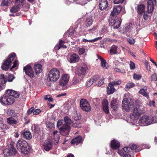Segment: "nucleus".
Instances as JSON below:
<instances>
[{
  "label": "nucleus",
  "instance_id": "f257e3e1",
  "mask_svg": "<svg viewBox=\"0 0 157 157\" xmlns=\"http://www.w3.org/2000/svg\"><path fill=\"white\" fill-rule=\"evenodd\" d=\"M122 106L123 109L126 111H129L131 109L134 108L133 113L130 115L129 122L135 121L143 113V110L141 109L140 104L137 103L136 101L134 103L132 100L130 98L123 99Z\"/></svg>",
  "mask_w": 157,
  "mask_h": 157
},
{
  "label": "nucleus",
  "instance_id": "f03ea898",
  "mask_svg": "<svg viewBox=\"0 0 157 157\" xmlns=\"http://www.w3.org/2000/svg\"><path fill=\"white\" fill-rule=\"evenodd\" d=\"M66 123L63 124L62 127L59 128L61 133L63 135H67L71 130L70 125L72 123V121L71 119L67 116H65L64 118Z\"/></svg>",
  "mask_w": 157,
  "mask_h": 157
},
{
  "label": "nucleus",
  "instance_id": "7ed1b4c3",
  "mask_svg": "<svg viewBox=\"0 0 157 157\" xmlns=\"http://www.w3.org/2000/svg\"><path fill=\"white\" fill-rule=\"evenodd\" d=\"M16 145L17 148L21 152L25 154L29 153L30 151L29 146L25 140L22 139L19 140Z\"/></svg>",
  "mask_w": 157,
  "mask_h": 157
},
{
  "label": "nucleus",
  "instance_id": "20e7f679",
  "mask_svg": "<svg viewBox=\"0 0 157 157\" xmlns=\"http://www.w3.org/2000/svg\"><path fill=\"white\" fill-rule=\"evenodd\" d=\"M154 117L144 115L140 117L138 121V124L141 126H146L152 123H157Z\"/></svg>",
  "mask_w": 157,
  "mask_h": 157
},
{
  "label": "nucleus",
  "instance_id": "39448f33",
  "mask_svg": "<svg viewBox=\"0 0 157 157\" xmlns=\"http://www.w3.org/2000/svg\"><path fill=\"white\" fill-rule=\"evenodd\" d=\"M60 72L57 68L52 69L49 72L48 80L51 82H54L57 81L59 78Z\"/></svg>",
  "mask_w": 157,
  "mask_h": 157
},
{
  "label": "nucleus",
  "instance_id": "423d86ee",
  "mask_svg": "<svg viewBox=\"0 0 157 157\" xmlns=\"http://www.w3.org/2000/svg\"><path fill=\"white\" fill-rule=\"evenodd\" d=\"M16 54L14 53L11 54L4 62L2 66V69L5 71L7 70L11 65L12 61L14 58Z\"/></svg>",
  "mask_w": 157,
  "mask_h": 157
},
{
  "label": "nucleus",
  "instance_id": "0eeeda50",
  "mask_svg": "<svg viewBox=\"0 0 157 157\" xmlns=\"http://www.w3.org/2000/svg\"><path fill=\"white\" fill-rule=\"evenodd\" d=\"M0 101L3 105H11L13 103L14 99L12 97L4 94L3 96L1 97Z\"/></svg>",
  "mask_w": 157,
  "mask_h": 157
},
{
  "label": "nucleus",
  "instance_id": "6e6552de",
  "mask_svg": "<svg viewBox=\"0 0 157 157\" xmlns=\"http://www.w3.org/2000/svg\"><path fill=\"white\" fill-rule=\"evenodd\" d=\"M109 23L111 26H113L114 29H117L120 27L121 21L120 19L116 18L115 17H109Z\"/></svg>",
  "mask_w": 157,
  "mask_h": 157
},
{
  "label": "nucleus",
  "instance_id": "1a4fd4ad",
  "mask_svg": "<svg viewBox=\"0 0 157 157\" xmlns=\"http://www.w3.org/2000/svg\"><path fill=\"white\" fill-rule=\"evenodd\" d=\"M80 106L83 111L89 112L91 110V107L87 101L84 99H82L80 101Z\"/></svg>",
  "mask_w": 157,
  "mask_h": 157
},
{
  "label": "nucleus",
  "instance_id": "9d476101",
  "mask_svg": "<svg viewBox=\"0 0 157 157\" xmlns=\"http://www.w3.org/2000/svg\"><path fill=\"white\" fill-rule=\"evenodd\" d=\"M70 76L68 74H64L61 78L59 85L61 86H65L69 81Z\"/></svg>",
  "mask_w": 157,
  "mask_h": 157
},
{
  "label": "nucleus",
  "instance_id": "9b49d317",
  "mask_svg": "<svg viewBox=\"0 0 157 157\" xmlns=\"http://www.w3.org/2000/svg\"><path fill=\"white\" fill-rule=\"evenodd\" d=\"M24 70L25 73L29 77L32 78L34 77V73L32 67L29 66H26L24 67Z\"/></svg>",
  "mask_w": 157,
  "mask_h": 157
},
{
  "label": "nucleus",
  "instance_id": "f8f14e48",
  "mask_svg": "<svg viewBox=\"0 0 157 157\" xmlns=\"http://www.w3.org/2000/svg\"><path fill=\"white\" fill-rule=\"evenodd\" d=\"M88 69V67L87 65L84 63H82L79 68V70L81 72V74H77L79 76H81L82 77H83L85 75H81V74H84L86 72Z\"/></svg>",
  "mask_w": 157,
  "mask_h": 157
},
{
  "label": "nucleus",
  "instance_id": "ddd939ff",
  "mask_svg": "<svg viewBox=\"0 0 157 157\" xmlns=\"http://www.w3.org/2000/svg\"><path fill=\"white\" fill-rule=\"evenodd\" d=\"M122 8L121 6H116L113 8V11L111 12L109 17H115V15L118 14L121 11Z\"/></svg>",
  "mask_w": 157,
  "mask_h": 157
},
{
  "label": "nucleus",
  "instance_id": "4468645a",
  "mask_svg": "<svg viewBox=\"0 0 157 157\" xmlns=\"http://www.w3.org/2000/svg\"><path fill=\"white\" fill-rule=\"evenodd\" d=\"M147 13H151L154 9V5L152 0H148L147 4Z\"/></svg>",
  "mask_w": 157,
  "mask_h": 157
},
{
  "label": "nucleus",
  "instance_id": "2eb2a0df",
  "mask_svg": "<svg viewBox=\"0 0 157 157\" xmlns=\"http://www.w3.org/2000/svg\"><path fill=\"white\" fill-rule=\"evenodd\" d=\"M6 78L5 75L3 74L0 75V91L5 87V84L6 82Z\"/></svg>",
  "mask_w": 157,
  "mask_h": 157
},
{
  "label": "nucleus",
  "instance_id": "dca6fc26",
  "mask_svg": "<svg viewBox=\"0 0 157 157\" xmlns=\"http://www.w3.org/2000/svg\"><path fill=\"white\" fill-rule=\"evenodd\" d=\"M136 10L137 13L140 15L143 14L146 11L145 6L143 4L138 5Z\"/></svg>",
  "mask_w": 157,
  "mask_h": 157
},
{
  "label": "nucleus",
  "instance_id": "f3484780",
  "mask_svg": "<svg viewBox=\"0 0 157 157\" xmlns=\"http://www.w3.org/2000/svg\"><path fill=\"white\" fill-rule=\"evenodd\" d=\"M116 89L114 88L112 82L109 83L107 87V93L108 95L113 94L115 91Z\"/></svg>",
  "mask_w": 157,
  "mask_h": 157
},
{
  "label": "nucleus",
  "instance_id": "a211bd4d",
  "mask_svg": "<svg viewBox=\"0 0 157 157\" xmlns=\"http://www.w3.org/2000/svg\"><path fill=\"white\" fill-rule=\"evenodd\" d=\"M102 105L104 112L106 114L108 113L109 112V110L108 106V102L106 99H105L103 100Z\"/></svg>",
  "mask_w": 157,
  "mask_h": 157
},
{
  "label": "nucleus",
  "instance_id": "6ab92c4d",
  "mask_svg": "<svg viewBox=\"0 0 157 157\" xmlns=\"http://www.w3.org/2000/svg\"><path fill=\"white\" fill-rule=\"evenodd\" d=\"M147 89L146 87H143L140 90L139 93L147 99H148L149 98V93L147 92Z\"/></svg>",
  "mask_w": 157,
  "mask_h": 157
},
{
  "label": "nucleus",
  "instance_id": "aec40b11",
  "mask_svg": "<svg viewBox=\"0 0 157 157\" xmlns=\"http://www.w3.org/2000/svg\"><path fill=\"white\" fill-rule=\"evenodd\" d=\"M79 59V56L77 55L74 53L71 56L70 59L68 60L71 63H75L78 62Z\"/></svg>",
  "mask_w": 157,
  "mask_h": 157
},
{
  "label": "nucleus",
  "instance_id": "412c9836",
  "mask_svg": "<svg viewBox=\"0 0 157 157\" xmlns=\"http://www.w3.org/2000/svg\"><path fill=\"white\" fill-rule=\"evenodd\" d=\"M52 147V144L49 140H45L44 143V149L46 151H49L51 148Z\"/></svg>",
  "mask_w": 157,
  "mask_h": 157
},
{
  "label": "nucleus",
  "instance_id": "4be33fe9",
  "mask_svg": "<svg viewBox=\"0 0 157 157\" xmlns=\"http://www.w3.org/2000/svg\"><path fill=\"white\" fill-rule=\"evenodd\" d=\"M82 141V137L79 136L73 139L71 141V143L74 145H77L78 144L81 143Z\"/></svg>",
  "mask_w": 157,
  "mask_h": 157
},
{
  "label": "nucleus",
  "instance_id": "5701e85b",
  "mask_svg": "<svg viewBox=\"0 0 157 157\" xmlns=\"http://www.w3.org/2000/svg\"><path fill=\"white\" fill-rule=\"evenodd\" d=\"M108 5V3L106 0H101L99 3V8L101 10H105L107 8Z\"/></svg>",
  "mask_w": 157,
  "mask_h": 157
},
{
  "label": "nucleus",
  "instance_id": "b1692460",
  "mask_svg": "<svg viewBox=\"0 0 157 157\" xmlns=\"http://www.w3.org/2000/svg\"><path fill=\"white\" fill-rule=\"evenodd\" d=\"M34 69L36 75L39 74L42 71V67L40 64H35L34 65Z\"/></svg>",
  "mask_w": 157,
  "mask_h": 157
},
{
  "label": "nucleus",
  "instance_id": "393cba45",
  "mask_svg": "<svg viewBox=\"0 0 157 157\" xmlns=\"http://www.w3.org/2000/svg\"><path fill=\"white\" fill-rule=\"evenodd\" d=\"M111 148L113 149H118L120 146L119 142L117 140H113L112 141L111 143Z\"/></svg>",
  "mask_w": 157,
  "mask_h": 157
},
{
  "label": "nucleus",
  "instance_id": "a878e982",
  "mask_svg": "<svg viewBox=\"0 0 157 157\" xmlns=\"http://www.w3.org/2000/svg\"><path fill=\"white\" fill-rule=\"evenodd\" d=\"M6 124H4L3 123V119L0 117V132H1V135L3 136L4 134V129L6 128Z\"/></svg>",
  "mask_w": 157,
  "mask_h": 157
},
{
  "label": "nucleus",
  "instance_id": "bb28decb",
  "mask_svg": "<svg viewBox=\"0 0 157 157\" xmlns=\"http://www.w3.org/2000/svg\"><path fill=\"white\" fill-rule=\"evenodd\" d=\"M110 106L112 109L114 110H116L118 108L117 101L116 99L113 98L110 103Z\"/></svg>",
  "mask_w": 157,
  "mask_h": 157
},
{
  "label": "nucleus",
  "instance_id": "cd10ccee",
  "mask_svg": "<svg viewBox=\"0 0 157 157\" xmlns=\"http://www.w3.org/2000/svg\"><path fill=\"white\" fill-rule=\"evenodd\" d=\"M23 137L27 140H30L32 137L31 132L28 131H25L23 132Z\"/></svg>",
  "mask_w": 157,
  "mask_h": 157
},
{
  "label": "nucleus",
  "instance_id": "c85d7f7f",
  "mask_svg": "<svg viewBox=\"0 0 157 157\" xmlns=\"http://www.w3.org/2000/svg\"><path fill=\"white\" fill-rule=\"evenodd\" d=\"M7 121L8 124L11 125L16 124L18 123L17 120L12 117L8 118Z\"/></svg>",
  "mask_w": 157,
  "mask_h": 157
},
{
  "label": "nucleus",
  "instance_id": "c756f323",
  "mask_svg": "<svg viewBox=\"0 0 157 157\" xmlns=\"http://www.w3.org/2000/svg\"><path fill=\"white\" fill-rule=\"evenodd\" d=\"M98 58L101 61V66L104 68L106 69L108 66L105 60L101 56H98Z\"/></svg>",
  "mask_w": 157,
  "mask_h": 157
},
{
  "label": "nucleus",
  "instance_id": "7c9ffc66",
  "mask_svg": "<svg viewBox=\"0 0 157 157\" xmlns=\"http://www.w3.org/2000/svg\"><path fill=\"white\" fill-rule=\"evenodd\" d=\"M20 7L15 4V5L12 6L10 9V12L11 13H16L20 10Z\"/></svg>",
  "mask_w": 157,
  "mask_h": 157
},
{
  "label": "nucleus",
  "instance_id": "2f4dec72",
  "mask_svg": "<svg viewBox=\"0 0 157 157\" xmlns=\"http://www.w3.org/2000/svg\"><path fill=\"white\" fill-rule=\"evenodd\" d=\"M102 38V37H100L95 38L93 40H87L86 39H83L82 40V41L84 42H93L95 41H96L98 40H101Z\"/></svg>",
  "mask_w": 157,
  "mask_h": 157
},
{
  "label": "nucleus",
  "instance_id": "473e14b6",
  "mask_svg": "<svg viewBox=\"0 0 157 157\" xmlns=\"http://www.w3.org/2000/svg\"><path fill=\"white\" fill-rule=\"evenodd\" d=\"M12 0H2L1 3L2 6H8L12 2Z\"/></svg>",
  "mask_w": 157,
  "mask_h": 157
},
{
  "label": "nucleus",
  "instance_id": "72a5a7b5",
  "mask_svg": "<svg viewBox=\"0 0 157 157\" xmlns=\"http://www.w3.org/2000/svg\"><path fill=\"white\" fill-rule=\"evenodd\" d=\"M117 47L115 45L112 46L110 49V52L112 54H116L117 53Z\"/></svg>",
  "mask_w": 157,
  "mask_h": 157
},
{
  "label": "nucleus",
  "instance_id": "f704fd0d",
  "mask_svg": "<svg viewBox=\"0 0 157 157\" xmlns=\"http://www.w3.org/2000/svg\"><path fill=\"white\" fill-rule=\"evenodd\" d=\"M73 118L75 120L77 121L81 119V116L79 113H77L76 111L74 112V113L73 115Z\"/></svg>",
  "mask_w": 157,
  "mask_h": 157
},
{
  "label": "nucleus",
  "instance_id": "c9c22d12",
  "mask_svg": "<svg viewBox=\"0 0 157 157\" xmlns=\"http://www.w3.org/2000/svg\"><path fill=\"white\" fill-rule=\"evenodd\" d=\"M135 86V85L132 82L128 83L126 85L125 90H128L130 88H132Z\"/></svg>",
  "mask_w": 157,
  "mask_h": 157
},
{
  "label": "nucleus",
  "instance_id": "e433bc0d",
  "mask_svg": "<svg viewBox=\"0 0 157 157\" xmlns=\"http://www.w3.org/2000/svg\"><path fill=\"white\" fill-rule=\"evenodd\" d=\"M92 23V18L91 17H89L86 19V24L88 26H90Z\"/></svg>",
  "mask_w": 157,
  "mask_h": 157
},
{
  "label": "nucleus",
  "instance_id": "4c0bfd02",
  "mask_svg": "<svg viewBox=\"0 0 157 157\" xmlns=\"http://www.w3.org/2000/svg\"><path fill=\"white\" fill-rule=\"evenodd\" d=\"M57 131H54L53 132V135L54 136V139L56 141V143H57L59 140V137L58 135L57 134Z\"/></svg>",
  "mask_w": 157,
  "mask_h": 157
},
{
  "label": "nucleus",
  "instance_id": "58836bf2",
  "mask_svg": "<svg viewBox=\"0 0 157 157\" xmlns=\"http://www.w3.org/2000/svg\"><path fill=\"white\" fill-rule=\"evenodd\" d=\"M24 3V0H16L15 4L21 7L23 6Z\"/></svg>",
  "mask_w": 157,
  "mask_h": 157
},
{
  "label": "nucleus",
  "instance_id": "ea45409f",
  "mask_svg": "<svg viewBox=\"0 0 157 157\" xmlns=\"http://www.w3.org/2000/svg\"><path fill=\"white\" fill-rule=\"evenodd\" d=\"M132 23H129L128 24H127L126 25L125 28V32H127L128 31H129L130 30H131V28H132Z\"/></svg>",
  "mask_w": 157,
  "mask_h": 157
},
{
  "label": "nucleus",
  "instance_id": "a19ab883",
  "mask_svg": "<svg viewBox=\"0 0 157 157\" xmlns=\"http://www.w3.org/2000/svg\"><path fill=\"white\" fill-rule=\"evenodd\" d=\"M141 77L142 76L140 75L134 73L133 75V78L135 80H139L141 78Z\"/></svg>",
  "mask_w": 157,
  "mask_h": 157
},
{
  "label": "nucleus",
  "instance_id": "79ce46f5",
  "mask_svg": "<svg viewBox=\"0 0 157 157\" xmlns=\"http://www.w3.org/2000/svg\"><path fill=\"white\" fill-rule=\"evenodd\" d=\"M114 71L116 72H120L122 73H124L125 71L124 69H120L118 68H115L114 69Z\"/></svg>",
  "mask_w": 157,
  "mask_h": 157
},
{
  "label": "nucleus",
  "instance_id": "37998d69",
  "mask_svg": "<svg viewBox=\"0 0 157 157\" xmlns=\"http://www.w3.org/2000/svg\"><path fill=\"white\" fill-rule=\"evenodd\" d=\"M15 77L12 74H10L7 78V81L9 82H11L14 79Z\"/></svg>",
  "mask_w": 157,
  "mask_h": 157
},
{
  "label": "nucleus",
  "instance_id": "c03bdc74",
  "mask_svg": "<svg viewBox=\"0 0 157 157\" xmlns=\"http://www.w3.org/2000/svg\"><path fill=\"white\" fill-rule=\"evenodd\" d=\"M45 100H47L49 101L52 102L53 101V99L52 98L50 95H48L44 97Z\"/></svg>",
  "mask_w": 157,
  "mask_h": 157
},
{
  "label": "nucleus",
  "instance_id": "a18cd8bd",
  "mask_svg": "<svg viewBox=\"0 0 157 157\" xmlns=\"http://www.w3.org/2000/svg\"><path fill=\"white\" fill-rule=\"evenodd\" d=\"M14 92L13 90H12L9 89L6 90L5 93L8 95L7 96H10L12 97L13 95V93Z\"/></svg>",
  "mask_w": 157,
  "mask_h": 157
},
{
  "label": "nucleus",
  "instance_id": "49530a36",
  "mask_svg": "<svg viewBox=\"0 0 157 157\" xmlns=\"http://www.w3.org/2000/svg\"><path fill=\"white\" fill-rule=\"evenodd\" d=\"M85 50L83 48H79L78 50V53L79 55H82L85 52Z\"/></svg>",
  "mask_w": 157,
  "mask_h": 157
},
{
  "label": "nucleus",
  "instance_id": "de8ad7c7",
  "mask_svg": "<svg viewBox=\"0 0 157 157\" xmlns=\"http://www.w3.org/2000/svg\"><path fill=\"white\" fill-rule=\"evenodd\" d=\"M78 2H80V3L79 2H76L77 3H79V4H81L82 5H84L87 2V1L88 2L89 1H88V0H83V1H82V0H78ZM74 1L75 2L77 1V0H74Z\"/></svg>",
  "mask_w": 157,
  "mask_h": 157
},
{
  "label": "nucleus",
  "instance_id": "09e8293b",
  "mask_svg": "<svg viewBox=\"0 0 157 157\" xmlns=\"http://www.w3.org/2000/svg\"><path fill=\"white\" fill-rule=\"evenodd\" d=\"M10 150L8 149H5L3 151V153L5 156H8L10 155Z\"/></svg>",
  "mask_w": 157,
  "mask_h": 157
},
{
  "label": "nucleus",
  "instance_id": "8fccbe9b",
  "mask_svg": "<svg viewBox=\"0 0 157 157\" xmlns=\"http://www.w3.org/2000/svg\"><path fill=\"white\" fill-rule=\"evenodd\" d=\"M46 126L48 128L52 129L54 127V125L52 123L47 122L46 124Z\"/></svg>",
  "mask_w": 157,
  "mask_h": 157
},
{
  "label": "nucleus",
  "instance_id": "3c124183",
  "mask_svg": "<svg viewBox=\"0 0 157 157\" xmlns=\"http://www.w3.org/2000/svg\"><path fill=\"white\" fill-rule=\"evenodd\" d=\"M151 81H155L156 80V75L155 73H154L153 75H151Z\"/></svg>",
  "mask_w": 157,
  "mask_h": 157
},
{
  "label": "nucleus",
  "instance_id": "603ef678",
  "mask_svg": "<svg viewBox=\"0 0 157 157\" xmlns=\"http://www.w3.org/2000/svg\"><path fill=\"white\" fill-rule=\"evenodd\" d=\"M14 93H13V95H12V96L11 97H12L13 98L14 97L15 98H18L19 97V94L17 92V91H14Z\"/></svg>",
  "mask_w": 157,
  "mask_h": 157
},
{
  "label": "nucleus",
  "instance_id": "864d4df0",
  "mask_svg": "<svg viewBox=\"0 0 157 157\" xmlns=\"http://www.w3.org/2000/svg\"><path fill=\"white\" fill-rule=\"evenodd\" d=\"M79 82L78 79L76 77H74L72 80V84L74 85H76Z\"/></svg>",
  "mask_w": 157,
  "mask_h": 157
},
{
  "label": "nucleus",
  "instance_id": "5fc2aeb1",
  "mask_svg": "<svg viewBox=\"0 0 157 157\" xmlns=\"http://www.w3.org/2000/svg\"><path fill=\"white\" fill-rule=\"evenodd\" d=\"M81 124L78 122H76L73 125V127L75 128H79L81 127Z\"/></svg>",
  "mask_w": 157,
  "mask_h": 157
},
{
  "label": "nucleus",
  "instance_id": "6e6d98bb",
  "mask_svg": "<svg viewBox=\"0 0 157 157\" xmlns=\"http://www.w3.org/2000/svg\"><path fill=\"white\" fill-rule=\"evenodd\" d=\"M94 83L92 78H91L87 82V85L88 87L90 86Z\"/></svg>",
  "mask_w": 157,
  "mask_h": 157
},
{
  "label": "nucleus",
  "instance_id": "4d7b16f0",
  "mask_svg": "<svg viewBox=\"0 0 157 157\" xmlns=\"http://www.w3.org/2000/svg\"><path fill=\"white\" fill-rule=\"evenodd\" d=\"M18 61L17 60H15L13 62V64L12 67L10 68V70H12L13 68L16 67L18 64Z\"/></svg>",
  "mask_w": 157,
  "mask_h": 157
},
{
  "label": "nucleus",
  "instance_id": "13d9d810",
  "mask_svg": "<svg viewBox=\"0 0 157 157\" xmlns=\"http://www.w3.org/2000/svg\"><path fill=\"white\" fill-rule=\"evenodd\" d=\"M104 78H101L98 82V86H101L104 83Z\"/></svg>",
  "mask_w": 157,
  "mask_h": 157
},
{
  "label": "nucleus",
  "instance_id": "bf43d9fd",
  "mask_svg": "<svg viewBox=\"0 0 157 157\" xmlns=\"http://www.w3.org/2000/svg\"><path fill=\"white\" fill-rule=\"evenodd\" d=\"M123 149L126 152H129L131 150L130 147H124L123 148Z\"/></svg>",
  "mask_w": 157,
  "mask_h": 157
},
{
  "label": "nucleus",
  "instance_id": "052dcab7",
  "mask_svg": "<svg viewBox=\"0 0 157 157\" xmlns=\"http://www.w3.org/2000/svg\"><path fill=\"white\" fill-rule=\"evenodd\" d=\"M40 110L39 109H38L34 111L33 112V113L34 115H36L40 113Z\"/></svg>",
  "mask_w": 157,
  "mask_h": 157
},
{
  "label": "nucleus",
  "instance_id": "680f3d73",
  "mask_svg": "<svg viewBox=\"0 0 157 157\" xmlns=\"http://www.w3.org/2000/svg\"><path fill=\"white\" fill-rule=\"evenodd\" d=\"M128 42L131 44H134L135 43L134 40L132 38H130L128 39Z\"/></svg>",
  "mask_w": 157,
  "mask_h": 157
},
{
  "label": "nucleus",
  "instance_id": "e2e57ef3",
  "mask_svg": "<svg viewBox=\"0 0 157 157\" xmlns=\"http://www.w3.org/2000/svg\"><path fill=\"white\" fill-rule=\"evenodd\" d=\"M130 67L131 69L132 70L135 68V64L132 62L131 61L130 63Z\"/></svg>",
  "mask_w": 157,
  "mask_h": 157
},
{
  "label": "nucleus",
  "instance_id": "0e129e2a",
  "mask_svg": "<svg viewBox=\"0 0 157 157\" xmlns=\"http://www.w3.org/2000/svg\"><path fill=\"white\" fill-rule=\"evenodd\" d=\"M63 120H59L57 122V127L59 128L61 126L63 123Z\"/></svg>",
  "mask_w": 157,
  "mask_h": 157
},
{
  "label": "nucleus",
  "instance_id": "69168bd1",
  "mask_svg": "<svg viewBox=\"0 0 157 157\" xmlns=\"http://www.w3.org/2000/svg\"><path fill=\"white\" fill-rule=\"evenodd\" d=\"M112 84L114 86L117 85H119L121 83V81L118 80L116 81L112 82H111Z\"/></svg>",
  "mask_w": 157,
  "mask_h": 157
},
{
  "label": "nucleus",
  "instance_id": "338daca9",
  "mask_svg": "<svg viewBox=\"0 0 157 157\" xmlns=\"http://www.w3.org/2000/svg\"><path fill=\"white\" fill-rule=\"evenodd\" d=\"M124 1V0H113V3L115 4L121 3Z\"/></svg>",
  "mask_w": 157,
  "mask_h": 157
},
{
  "label": "nucleus",
  "instance_id": "774afa93",
  "mask_svg": "<svg viewBox=\"0 0 157 157\" xmlns=\"http://www.w3.org/2000/svg\"><path fill=\"white\" fill-rule=\"evenodd\" d=\"M94 82H96L99 78V76L98 75L95 76L91 78Z\"/></svg>",
  "mask_w": 157,
  "mask_h": 157
}]
</instances>
